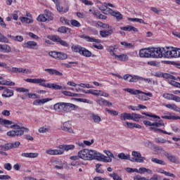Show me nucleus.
<instances>
[{"instance_id": "1", "label": "nucleus", "mask_w": 180, "mask_h": 180, "mask_svg": "<svg viewBox=\"0 0 180 180\" xmlns=\"http://www.w3.org/2000/svg\"><path fill=\"white\" fill-rule=\"evenodd\" d=\"M142 115H145V116H148V117H153V119H159L158 121L155 120L154 122H152L149 120L143 121V124H145L146 127H149V130H150V131H154V133H163V134H168L169 136H171V134H172L171 132H167L159 128L165 127V124L164 123V121L161 120V117H160V116L155 115L153 113L148 114L147 112H143Z\"/></svg>"}, {"instance_id": "2", "label": "nucleus", "mask_w": 180, "mask_h": 180, "mask_svg": "<svg viewBox=\"0 0 180 180\" xmlns=\"http://www.w3.org/2000/svg\"><path fill=\"white\" fill-rule=\"evenodd\" d=\"M78 157L83 161H93L96 157V150L92 149H82L78 152Z\"/></svg>"}, {"instance_id": "3", "label": "nucleus", "mask_w": 180, "mask_h": 180, "mask_svg": "<svg viewBox=\"0 0 180 180\" xmlns=\"http://www.w3.org/2000/svg\"><path fill=\"white\" fill-rule=\"evenodd\" d=\"M13 130L7 132V136L9 137H15V136H23L25 131L27 133L29 131V128H25V127H20L18 124H14L11 126Z\"/></svg>"}, {"instance_id": "4", "label": "nucleus", "mask_w": 180, "mask_h": 180, "mask_svg": "<svg viewBox=\"0 0 180 180\" xmlns=\"http://www.w3.org/2000/svg\"><path fill=\"white\" fill-rule=\"evenodd\" d=\"M168 51V47L165 48H152L150 49L151 57L153 58H165V54Z\"/></svg>"}, {"instance_id": "5", "label": "nucleus", "mask_w": 180, "mask_h": 180, "mask_svg": "<svg viewBox=\"0 0 180 180\" xmlns=\"http://www.w3.org/2000/svg\"><path fill=\"white\" fill-rule=\"evenodd\" d=\"M165 58H178L180 57V49L167 47Z\"/></svg>"}, {"instance_id": "6", "label": "nucleus", "mask_w": 180, "mask_h": 180, "mask_svg": "<svg viewBox=\"0 0 180 180\" xmlns=\"http://www.w3.org/2000/svg\"><path fill=\"white\" fill-rule=\"evenodd\" d=\"M161 153L166 157V158L170 162H172L173 164H180V160L179 158H178L176 155H172L171 153H168L162 149H161Z\"/></svg>"}, {"instance_id": "7", "label": "nucleus", "mask_w": 180, "mask_h": 180, "mask_svg": "<svg viewBox=\"0 0 180 180\" xmlns=\"http://www.w3.org/2000/svg\"><path fill=\"white\" fill-rule=\"evenodd\" d=\"M25 82H29L30 84H39L41 86L44 88H49L50 83H46V79H25Z\"/></svg>"}, {"instance_id": "8", "label": "nucleus", "mask_w": 180, "mask_h": 180, "mask_svg": "<svg viewBox=\"0 0 180 180\" xmlns=\"http://www.w3.org/2000/svg\"><path fill=\"white\" fill-rule=\"evenodd\" d=\"M132 158L129 161L131 162H144L146 158L141 156V153L138 151L134 150L131 152Z\"/></svg>"}, {"instance_id": "9", "label": "nucleus", "mask_w": 180, "mask_h": 180, "mask_svg": "<svg viewBox=\"0 0 180 180\" xmlns=\"http://www.w3.org/2000/svg\"><path fill=\"white\" fill-rule=\"evenodd\" d=\"M61 129L66 133H71L74 134V129H72V124L71 122L68 121L63 123L61 126Z\"/></svg>"}, {"instance_id": "10", "label": "nucleus", "mask_w": 180, "mask_h": 180, "mask_svg": "<svg viewBox=\"0 0 180 180\" xmlns=\"http://www.w3.org/2000/svg\"><path fill=\"white\" fill-rule=\"evenodd\" d=\"M106 12H108L111 16H114L117 22H120V20L123 19V15L120 12L117 11H112V8H107Z\"/></svg>"}, {"instance_id": "11", "label": "nucleus", "mask_w": 180, "mask_h": 180, "mask_svg": "<svg viewBox=\"0 0 180 180\" xmlns=\"http://www.w3.org/2000/svg\"><path fill=\"white\" fill-rule=\"evenodd\" d=\"M136 98L143 101H150V98H153V94L150 92L146 93L141 91V93H139Z\"/></svg>"}, {"instance_id": "12", "label": "nucleus", "mask_w": 180, "mask_h": 180, "mask_svg": "<svg viewBox=\"0 0 180 180\" xmlns=\"http://www.w3.org/2000/svg\"><path fill=\"white\" fill-rule=\"evenodd\" d=\"M95 160L97 161H102L103 162H112V158L105 156L96 151Z\"/></svg>"}, {"instance_id": "13", "label": "nucleus", "mask_w": 180, "mask_h": 180, "mask_svg": "<svg viewBox=\"0 0 180 180\" xmlns=\"http://www.w3.org/2000/svg\"><path fill=\"white\" fill-rule=\"evenodd\" d=\"M48 39H50V40H52L53 41H57L58 43H60V44L63 46V47H68V46H70L67 41L61 39V38L57 35L49 36Z\"/></svg>"}, {"instance_id": "14", "label": "nucleus", "mask_w": 180, "mask_h": 180, "mask_svg": "<svg viewBox=\"0 0 180 180\" xmlns=\"http://www.w3.org/2000/svg\"><path fill=\"white\" fill-rule=\"evenodd\" d=\"M139 57L141 58H151V49H142L139 51Z\"/></svg>"}, {"instance_id": "15", "label": "nucleus", "mask_w": 180, "mask_h": 180, "mask_svg": "<svg viewBox=\"0 0 180 180\" xmlns=\"http://www.w3.org/2000/svg\"><path fill=\"white\" fill-rule=\"evenodd\" d=\"M24 49H30L31 50H37V42L34 41H28L22 44Z\"/></svg>"}, {"instance_id": "16", "label": "nucleus", "mask_w": 180, "mask_h": 180, "mask_svg": "<svg viewBox=\"0 0 180 180\" xmlns=\"http://www.w3.org/2000/svg\"><path fill=\"white\" fill-rule=\"evenodd\" d=\"M49 89H55V91L67 90V86L64 84H57L56 83H49L48 87Z\"/></svg>"}, {"instance_id": "17", "label": "nucleus", "mask_w": 180, "mask_h": 180, "mask_svg": "<svg viewBox=\"0 0 180 180\" xmlns=\"http://www.w3.org/2000/svg\"><path fill=\"white\" fill-rule=\"evenodd\" d=\"M163 98H165V99H167L168 101H174L175 102H180V97L178 96H175L172 94L165 93L163 94Z\"/></svg>"}, {"instance_id": "18", "label": "nucleus", "mask_w": 180, "mask_h": 180, "mask_svg": "<svg viewBox=\"0 0 180 180\" xmlns=\"http://www.w3.org/2000/svg\"><path fill=\"white\" fill-rule=\"evenodd\" d=\"M77 106L72 103H63V112H71V110H74Z\"/></svg>"}, {"instance_id": "19", "label": "nucleus", "mask_w": 180, "mask_h": 180, "mask_svg": "<svg viewBox=\"0 0 180 180\" xmlns=\"http://www.w3.org/2000/svg\"><path fill=\"white\" fill-rule=\"evenodd\" d=\"M0 53H12V48L6 44H0Z\"/></svg>"}, {"instance_id": "20", "label": "nucleus", "mask_w": 180, "mask_h": 180, "mask_svg": "<svg viewBox=\"0 0 180 180\" xmlns=\"http://www.w3.org/2000/svg\"><path fill=\"white\" fill-rule=\"evenodd\" d=\"M58 148L62 150V151H70L75 149V145L70 144V145H60L58 146Z\"/></svg>"}, {"instance_id": "21", "label": "nucleus", "mask_w": 180, "mask_h": 180, "mask_svg": "<svg viewBox=\"0 0 180 180\" xmlns=\"http://www.w3.org/2000/svg\"><path fill=\"white\" fill-rule=\"evenodd\" d=\"M80 56H83V57H96V55H92V52L84 47L82 48L80 52Z\"/></svg>"}, {"instance_id": "22", "label": "nucleus", "mask_w": 180, "mask_h": 180, "mask_svg": "<svg viewBox=\"0 0 180 180\" xmlns=\"http://www.w3.org/2000/svg\"><path fill=\"white\" fill-rule=\"evenodd\" d=\"M81 38L86 40V41H89L90 43H101L100 39H95L94 37H91L88 35H82Z\"/></svg>"}, {"instance_id": "23", "label": "nucleus", "mask_w": 180, "mask_h": 180, "mask_svg": "<svg viewBox=\"0 0 180 180\" xmlns=\"http://www.w3.org/2000/svg\"><path fill=\"white\" fill-rule=\"evenodd\" d=\"M51 101L50 98H42V99H37L33 101L32 104L35 106H39L40 105H43L44 103H47V102Z\"/></svg>"}, {"instance_id": "24", "label": "nucleus", "mask_w": 180, "mask_h": 180, "mask_svg": "<svg viewBox=\"0 0 180 180\" xmlns=\"http://www.w3.org/2000/svg\"><path fill=\"white\" fill-rule=\"evenodd\" d=\"M53 163L56 169H64L65 162H63L60 160H56L53 162Z\"/></svg>"}, {"instance_id": "25", "label": "nucleus", "mask_w": 180, "mask_h": 180, "mask_svg": "<svg viewBox=\"0 0 180 180\" xmlns=\"http://www.w3.org/2000/svg\"><path fill=\"white\" fill-rule=\"evenodd\" d=\"M138 81H144L145 82H148V79L144 77L134 75L131 77V79L129 80V82H137Z\"/></svg>"}, {"instance_id": "26", "label": "nucleus", "mask_w": 180, "mask_h": 180, "mask_svg": "<svg viewBox=\"0 0 180 180\" xmlns=\"http://www.w3.org/2000/svg\"><path fill=\"white\" fill-rule=\"evenodd\" d=\"M21 157H25V158H37L39 157V153H23L21 154Z\"/></svg>"}, {"instance_id": "27", "label": "nucleus", "mask_w": 180, "mask_h": 180, "mask_svg": "<svg viewBox=\"0 0 180 180\" xmlns=\"http://www.w3.org/2000/svg\"><path fill=\"white\" fill-rule=\"evenodd\" d=\"M136 173L137 174H153V170H151L150 169H147V168L143 167H141L139 169H137Z\"/></svg>"}, {"instance_id": "28", "label": "nucleus", "mask_w": 180, "mask_h": 180, "mask_svg": "<svg viewBox=\"0 0 180 180\" xmlns=\"http://www.w3.org/2000/svg\"><path fill=\"white\" fill-rule=\"evenodd\" d=\"M121 30H124V32H139V30L131 25H127L125 27H120Z\"/></svg>"}, {"instance_id": "29", "label": "nucleus", "mask_w": 180, "mask_h": 180, "mask_svg": "<svg viewBox=\"0 0 180 180\" xmlns=\"http://www.w3.org/2000/svg\"><path fill=\"white\" fill-rule=\"evenodd\" d=\"M1 96H3V98H11V96H13V90H11L9 89H4Z\"/></svg>"}, {"instance_id": "30", "label": "nucleus", "mask_w": 180, "mask_h": 180, "mask_svg": "<svg viewBox=\"0 0 180 180\" xmlns=\"http://www.w3.org/2000/svg\"><path fill=\"white\" fill-rule=\"evenodd\" d=\"M44 71L49 72L51 75H58V77L63 76V73L56 69H44Z\"/></svg>"}, {"instance_id": "31", "label": "nucleus", "mask_w": 180, "mask_h": 180, "mask_svg": "<svg viewBox=\"0 0 180 180\" xmlns=\"http://www.w3.org/2000/svg\"><path fill=\"white\" fill-rule=\"evenodd\" d=\"M163 106H165V108H167L168 109H172V110H174V112H179V113H180V108L175 104H163Z\"/></svg>"}, {"instance_id": "32", "label": "nucleus", "mask_w": 180, "mask_h": 180, "mask_svg": "<svg viewBox=\"0 0 180 180\" xmlns=\"http://www.w3.org/2000/svg\"><path fill=\"white\" fill-rule=\"evenodd\" d=\"M63 106H64V103H58L53 105V109L54 110H56V112L60 113V112H63Z\"/></svg>"}, {"instance_id": "33", "label": "nucleus", "mask_w": 180, "mask_h": 180, "mask_svg": "<svg viewBox=\"0 0 180 180\" xmlns=\"http://www.w3.org/2000/svg\"><path fill=\"white\" fill-rule=\"evenodd\" d=\"M120 120H131V113L123 112L120 116Z\"/></svg>"}, {"instance_id": "34", "label": "nucleus", "mask_w": 180, "mask_h": 180, "mask_svg": "<svg viewBox=\"0 0 180 180\" xmlns=\"http://www.w3.org/2000/svg\"><path fill=\"white\" fill-rule=\"evenodd\" d=\"M161 117L162 119H167V120H180L179 116H175L171 114H169L167 115H162Z\"/></svg>"}, {"instance_id": "35", "label": "nucleus", "mask_w": 180, "mask_h": 180, "mask_svg": "<svg viewBox=\"0 0 180 180\" xmlns=\"http://www.w3.org/2000/svg\"><path fill=\"white\" fill-rule=\"evenodd\" d=\"M115 58H117L118 61H127V60H129V56H127L124 53L120 55H115Z\"/></svg>"}, {"instance_id": "36", "label": "nucleus", "mask_w": 180, "mask_h": 180, "mask_svg": "<svg viewBox=\"0 0 180 180\" xmlns=\"http://www.w3.org/2000/svg\"><path fill=\"white\" fill-rule=\"evenodd\" d=\"M124 91L128 92L131 95H139V94H141V91L135 89H124Z\"/></svg>"}, {"instance_id": "37", "label": "nucleus", "mask_w": 180, "mask_h": 180, "mask_svg": "<svg viewBox=\"0 0 180 180\" xmlns=\"http://www.w3.org/2000/svg\"><path fill=\"white\" fill-rule=\"evenodd\" d=\"M112 33H113V30H112L100 31V35L101 37H108V36H110Z\"/></svg>"}, {"instance_id": "38", "label": "nucleus", "mask_w": 180, "mask_h": 180, "mask_svg": "<svg viewBox=\"0 0 180 180\" xmlns=\"http://www.w3.org/2000/svg\"><path fill=\"white\" fill-rule=\"evenodd\" d=\"M139 119H143V116L137 113H131V120H134V122H139Z\"/></svg>"}, {"instance_id": "39", "label": "nucleus", "mask_w": 180, "mask_h": 180, "mask_svg": "<svg viewBox=\"0 0 180 180\" xmlns=\"http://www.w3.org/2000/svg\"><path fill=\"white\" fill-rule=\"evenodd\" d=\"M56 9L60 13H66V12L68 11V6L63 7L58 4H56Z\"/></svg>"}, {"instance_id": "40", "label": "nucleus", "mask_w": 180, "mask_h": 180, "mask_svg": "<svg viewBox=\"0 0 180 180\" xmlns=\"http://www.w3.org/2000/svg\"><path fill=\"white\" fill-rule=\"evenodd\" d=\"M20 20L22 22V23H27L28 25L33 23L34 22L33 18H29L27 17H20Z\"/></svg>"}, {"instance_id": "41", "label": "nucleus", "mask_w": 180, "mask_h": 180, "mask_svg": "<svg viewBox=\"0 0 180 180\" xmlns=\"http://www.w3.org/2000/svg\"><path fill=\"white\" fill-rule=\"evenodd\" d=\"M118 158H120V160H129L130 161V155L129 154H124V153H120L117 155Z\"/></svg>"}, {"instance_id": "42", "label": "nucleus", "mask_w": 180, "mask_h": 180, "mask_svg": "<svg viewBox=\"0 0 180 180\" xmlns=\"http://www.w3.org/2000/svg\"><path fill=\"white\" fill-rule=\"evenodd\" d=\"M83 47L79 45H73L72 46V51L74 53H79V54H81V51H82Z\"/></svg>"}, {"instance_id": "43", "label": "nucleus", "mask_w": 180, "mask_h": 180, "mask_svg": "<svg viewBox=\"0 0 180 180\" xmlns=\"http://www.w3.org/2000/svg\"><path fill=\"white\" fill-rule=\"evenodd\" d=\"M39 133L44 134V133H49L50 131V127L45 125L44 127H41L38 129Z\"/></svg>"}, {"instance_id": "44", "label": "nucleus", "mask_w": 180, "mask_h": 180, "mask_svg": "<svg viewBox=\"0 0 180 180\" xmlns=\"http://www.w3.org/2000/svg\"><path fill=\"white\" fill-rule=\"evenodd\" d=\"M91 119L93 120L94 123H101V122H102V119L101 118V117L96 114H92Z\"/></svg>"}, {"instance_id": "45", "label": "nucleus", "mask_w": 180, "mask_h": 180, "mask_svg": "<svg viewBox=\"0 0 180 180\" xmlns=\"http://www.w3.org/2000/svg\"><path fill=\"white\" fill-rule=\"evenodd\" d=\"M10 72L18 73L22 72L23 74V68H11L10 67Z\"/></svg>"}, {"instance_id": "46", "label": "nucleus", "mask_w": 180, "mask_h": 180, "mask_svg": "<svg viewBox=\"0 0 180 180\" xmlns=\"http://www.w3.org/2000/svg\"><path fill=\"white\" fill-rule=\"evenodd\" d=\"M151 161H152V162H154L155 164H158L159 165H166V163L164 160H159L155 158H153L151 159Z\"/></svg>"}, {"instance_id": "47", "label": "nucleus", "mask_w": 180, "mask_h": 180, "mask_svg": "<svg viewBox=\"0 0 180 180\" xmlns=\"http://www.w3.org/2000/svg\"><path fill=\"white\" fill-rule=\"evenodd\" d=\"M44 15L46 20H53V13L48 10L44 11Z\"/></svg>"}, {"instance_id": "48", "label": "nucleus", "mask_w": 180, "mask_h": 180, "mask_svg": "<svg viewBox=\"0 0 180 180\" xmlns=\"http://www.w3.org/2000/svg\"><path fill=\"white\" fill-rule=\"evenodd\" d=\"M68 56L64 52H58V60H67Z\"/></svg>"}, {"instance_id": "49", "label": "nucleus", "mask_w": 180, "mask_h": 180, "mask_svg": "<svg viewBox=\"0 0 180 180\" xmlns=\"http://www.w3.org/2000/svg\"><path fill=\"white\" fill-rule=\"evenodd\" d=\"M8 37L10 39H12V40H14L15 41H19L20 43L23 41V37L22 36H12V35H8Z\"/></svg>"}, {"instance_id": "50", "label": "nucleus", "mask_w": 180, "mask_h": 180, "mask_svg": "<svg viewBox=\"0 0 180 180\" xmlns=\"http://www.w3.org/2000/svg\"><path fill=\"white\" fill-rule=\"evenodd\" d=\"M96 102L99 106H105V103L106 102V100L103 98H98L96 99Z\"/></svg>"}, {"instance_id": "51", "label": "nucleus", "mask_w": 180, "mask_h": 180, "mask_svg": "<svg viewBox=\"0 0 180 180\" xmlns=\"http://www.w3.org/2000/svg\"><path fill=\"white\" fill-rule=\"evenodd\" d=\"M1 124H4L6 127H8V126H11L12 124V121L8 120H0Z\"/></svg>"}, {"instance_id": "52", "label": "nucleus", "mask_w": 180, "mask_h": 180, "mask_svg": "<svg viewBox=\"0 0 180 180\" xmlns=\"http://www.w3.org/2000/svg\"><path fill=\"white\" fill-rule=\"evenodd\" d=\"M115 50H116V48L115 46H111L107 48V51L111 54V56H112V57H115L116 56V53H115Z\"/></svg>"}, {"instance_id": "53", "label": "nucleus", "mask_w": 180, "mask_h": 180, "mask_svg": "<svg viewBox=\"0 0 180 180\" xmlns=\"http://www.w3.org/2000/svg\"><path fill=\"white\" fill-rule=\"evenodd\" d=\"M70 23L74 27H81V23H79V22H78L77 20H70Z\"/></svg>"}, {"instance_id": "54", "label": "nucleus", "mask_w": 180, "mask_h": 180, "mask_svg": "<svg viewBox=\"0 0 180 180\" xmlns=\"http://www.w3.org/2000/svg\"><path fill=\"white\" fill-rule=\"evenodd\" d=\"M120 44H122V46H124L125 49H133V47H134V45H133V44L127 43L126 41H122L120 42Z\"/></svg>"}, {"instance_id": "55", "label": "nucleus", "mask_w": 180, "mask_h": 180, "mask_svg": "<svg viewBox=\"0 0 180 180\" xmlns=\"http://www.w3.org/2000/svg\"><path fill=\"white\" fill-rule=\"evenodd\" d=\"M62 94H63V95H65V96H78L77 94L72 93L68 91H62Z\"/></svg>"}, {"instance_id": "56", "label": "nucleus", "mask_w": 180, "mask_h": 180, "mask_svg": "<svg viewBox=\"0 0 180 180\" xmlns=\"http://www.w3.org/2000/svg\"><path fill=\"white\" fill-rule=\"evenodd\" d=\"M58 32H59V33H68V32H70V28L67 27H60L58 29Z\"/></svg>"}, {"instance_id": "57", "label": "nucleus", "mask_w": 180, "mask_h": 180, "mask_svg": "<svg viewBox=\"0 0 180 180\" xmlns=\"http://www.w3.org/2000/svg\"><path fill=\"white\" fill-rule=\"evenodd\" d=\"M105 110L108 112V113H109V115H111L112 116H117V115H119V112L115 110H110L109 108H106Z\"/></svg>"}, {"instance_id": "58", "label": "nucleus", "mask_w": 180, "mask_h": 180, "mask_svg": "<svg viewBox=\"0 0 180 180\" xmlns=\"http://www.w3.org/2000/svg\"><path fill=\"white\" fill-rule=\"evenodd\" d=\"M15 91H17V92H22L23 94H27V92H29V89H26L25 87H17L15 89Z\"/></svg>"}, {"instance_id": "59", "label": "nucleus", "mask_w": 180, "mask_h": 180, "mask_svg": "<svg viewBox=\"0 0 180 180\" xmlns=\"http://www.w3.org/2000/svg\"><path fill=\"white\" fill-rule=\"evenodd\" d=\"M110 176L114 180H123V179L116 173L110 174Z\"/></svg>"}, {"instance_id": "60", "label": "nucleus", "mask_w": 180, "mask_h": 180, "mask_svg": "<svg viewBox=\"0 0 180 180\" xmlns=\"http://www.w3.org/2000/svg\"><path fill=\"white\" fill-rule=\"evenodd\" d=\"M169 84H170V85H172V86H175V88H179L180 86V83L176 82L174 79L169 80Z\"/></svg>"}, {"instance_id": "61", "label": "nucleus", "mask_w": 180, "mask_h": 180, "mask_svg": "<svg viewBox=\"0 0 180 180\" xmlns=\"http://www.w3.org/2000/svg\"><path fill=\"white\" fill-rule=\"evenodd\" d=\"M37 20L38 22H47V18H46L44 14H41L37 17Z\"/></svg>"}, {"instance_id": "62", "label": "nucleus", "mask_w": 180, "mask_h": 180, "mask_svg": "<svg viewBox=\"0 0 180 180\" xmlns=\"http://www.w3.org/2000/svg\"><path fill=\"white\" fill-rule=\"evenodd\" d=\"M64 154V150H62V149H53V155H61Z\"/></svg>"}, {"instance_id": "63", "label": "nucleus", "mask_w": 180, "mask_h": 180, "mask_svg": "<svg viewBox=\"0 0 180 180\" xmlns=\"http://www.w3.org/2000/svg\"><path fill=\"white\" fill-rule=\"evenodd\" d=\"M123 125L128 129H134V123L133 122H126L123 124Z\"/></svg>"}, {"instance_id": "64", "label": "nucleus", "mask_w": 180, "mask_h": 180, "mask_svg": "<svg viewBox=\"0 0 180 180\" xmlns=\"http://www.w3.org/2000/svg\"><path fill=\"white\" fill-rule=\"evenodd\" d=\"M134 180H148L147 178L141 176L140 175H136L134 177Z\"/></svg>"}]
</instances>
